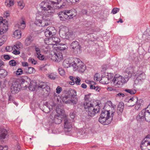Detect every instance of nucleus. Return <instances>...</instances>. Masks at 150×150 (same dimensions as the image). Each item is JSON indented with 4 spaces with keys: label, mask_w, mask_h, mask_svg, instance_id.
Listing matches in <instances>:
<instances>
[{
    "label": "nucleus",
    "mask_w": 150,
    "mask_h": 150,
    "mask_svg": "<svg viewBox=\"0 0 150 150\" xmlns=\"http://www.w3.org/2000/svg\"><path fill=\"white\" fill-rule=\"evenodd\" d=\"M72 65L74 70H77L79 72H83L86 69L83 63L78 59H75Z\"/></svg>",
    "instance_id": "7"
},
{
    "label": "nucleus",
    "mask_w": 150,
    "mask_h": 150,
    "mask_svg": "<svg viewBox=\"0 0 150 150\" xmlns=\"http://www.w3.org/2000/svg\"><path fill=\"white\" fill-rule=\"evenodd\" d=\"M48 77L52 80H54L56 78L57 75L55 74L52 73L48 75Z\"/></svg>",
    "instance_id": "42"
},
{
    "label": "nucleus",
    "mask_w": 150,
    "mask_h": 150,
    "mask_svg": "<svg viewBox=\"0 0 150 150\" xmlns=\"http://www.w3.org/2000/svg\"><path fill=\"white\" fill-rule=\"evenodd\" d=\"M143 101V100L142 99H140L138 100L137 98L136 97H133L131 98L129 100V103H132V104L129 106H133L136 104L135 108L137 110L139 109L142 105V103Z\"/></svg>",
    "instance_id": "10"
},
{
    "label": "nucleus",
    "mask_w": 150,
    "mask_h": 150,
    "mask_svg": "<svg viewBox=\"0 0 150 150\" xmlns=\"http://www.w3.org/2000/svg\"><path fill=\"white\" fill-rule=\"evenodd\" d=\"M109 81V78L105 76L102 77L100 81V82L103 84H107Z\"/></svg>",
    "instance_id": "30"
},
{
    "label": "nucleus",
    "mask_w": 150,
    "mask_h": 150,
    "mask_svg": "<svg viewBox=\"0 0 150 150\" xmlns=\"http://www.w3.org/2000/svg\"><path fill=\"white\" fill-rule=\"evenodd\" d=\"M13 51V53L17 55L19 54L20 53V52L19 50L18 49H14Z\"/></svg>",
    "instance_id": "60"
},
{
    "label": "nucleus",
    "mask_w": 150,
    "mask_h": 150,
    "mask_svg": "<svg viewBox=\"0 0 150 150\" xmlns=\"http://www.w3.org/2000/svg\"><path fill=\"white\" fill-rule=\"evenodd\" d=\"M145 113H139V115L137 117V119L138 120L142 121L144 119L146 121L150 122V113H148L147 116H146Z\"/></svg>",
    "instance_id": "19"
},
{
    "label": "nucleus",
    "mask_w": 150,
    "mask_h": 150,
    "mask_svg": "<svg viewBox=\"0 0 150 150\" xmlns=\"http://www.w3.org/2000/svg\"><path fill=\"white\" fill-rule=\"evenodd\" d=\"M33 81H31L28 86L29 89L31 91H34L36 87L33 84Z\"/></svg>",
    "instance_id": "39"
},
{
    "label": "nucleus",
    "mask_w": 150,
    "mask_h": 150,
    "mask_svg": "<svg viewBox=\"0 0 150 150\" xmlns=\"http://www.w3.org/2000/svg\"><path fill=\"white\" fill-rule=\"evenodd\" d=\"M120 9L118 8H115L112 11V13L113 14H115L119 11Z\"/></svg>",
    "instance_id": "53"
},
{
    "label": "nucleus",
    "mask_w": 150,
    "mask_h": 150,
    "mask_svg": "<svg viewBox=\"0 0 150 150\" xmlns=\"http://www.w3.org/2000/svg\"><path fill=\"white\" fill-rule=\"evenodd\" d=\"M49 40L50 41H52V42H54L52 43L53 44L58 43L60 41V40L59 38L56 37L50 38H49Z\"/></svg>",
    "instance_id": "33"
},
{
    "label": "nucleus",
    "mask_w": 150,
    "mask_h": 150,
    "mask_svg": "<svg viewBox=\"0 0 150 150\" xmlns=\"http://www.w3.org/2000/svg\"><path fill=\"white\" fill-rule=\"evenodd\" d=\"M58 71L59 74L63 76L65 74V71L64 69L62 68H59L58 69Z\"/></svg>",
    "instance_id": "45"
},
{
    "label": "nucleus",
    "mask_w": 150,
    "mask_h": 150,
    "mask_svg": "<svg viewBox=\"0 0 150 150\" xmlns=\"http://www.w3.org/2000/svg\"><path fill=\"white\" fill-rule=\"evenodd\" d=\"M72 35L71 34L68 32V31L66 33V37L67 36V37H68V38H64L65 39H70L71 37L72 36Z\"/></svg>",
    "instance_id": "57"
},
{
    "label": "nucleus",
    "mask_w": 150,
    "mask_h": 150,
    "mask_svg": "<svg viewBox=\"0 0 150 150\" xmlns=\"http://www.w3.org/2000/svg\"><path fill=\"white\" fill-rule=\"evenodd\" d=\"M90 88L91 89H94L97 91H99L100 90L99 87L97 86H95L94 85L91 84L90 85Z\"/></svg>",
    "instance_id": "44"
},
{
    "label": "nucleus",
    "mask_w": 150,
    "mask_h": 150,
    "mask_svg": "<svg viewBox=\"0 0 150 150\" xmlns=\"http://www.w3.org/2000/svg\"><path fill=\"white\" fill-rule=\"evenodd\" d=\"M128 80V79L127 77H124L121 76H115L112 79L111 83L113 86H115V87H117L120 86H122Z\"/></svg>",
    "instance_id": "5"
},
{
    "label": "nucleus",
    "mask_w": 150,
    "mask_h": 150,
    "mask_svg": "<svg viewBox=\"0 0 150 150\" xmlns=\"http://www.w3.org/2000/svg\"><path fill=\"white\" fill-rule=\"evenodd\" d=\"M99 104H97L95 108L93 107V105L91 101H84L83 105L85 111L86 112H91L92 111L93 112H98L100 107Z\"/></svg>",
    "instance_id": "6"
},
{
    "label": "nucleus",
    "mask_w": 150,
    "mask_h": 150,
    "mask_svg": "<svg viewBox=\"0 0 150 150\" xmlns=\"http://www.w3.org/2000/svg\"><path fill=\"white\" fill-rule=\"evenodd\" d=\"M56 30L54 27H48L45 32V34L46 37H52L56 34Z\"/></svg>",
    "instance_id": "17"
},
{
    "label": "nucleus",
    "mask_w": 150,
    "mask_h": 150,
    "mask_svg": "<svg viewBox=\"0 0 150 150\" xmlns=\"http://www.w3.org/2000/svg\"><path fill=\"white\" fill-rule=\"evenodd\" d=\"M51 0H47L46 1H42L40 6L43 14L46 16L50 15L53 12V8L50 5L52 3L50 2Z\"/></svg>",
    "instance_id": "3"
},
{
    "label": "nucleus",
    "mask_w": 150,
    "mask_h": 150,
    "mask_svg": "<svg viewBox=\"0 0 150 150\" xmlns=\"http://www.w3.org/2000/svg\"><path fill=\"white\" fill-rule=\"evenodd\" d=\"M14 37L17 39H18L21 37V34L19 30H15L13 33Z\"/></svg>",
    "instance_id": "31"
},
{
    "label": "nucleus",
    "mask_w": 150,
    "mask_h": 150,
    "mask_svg": "<svg viewBox=\"0 0 150 150\" xmlns=\"http://www.w3.org/2000/svg\"><path fill=\"white\" fill-rule=\"evenodd\" d=\"M58 16L60 20L65 21L73 18L76 15V10H66L61 11L57 13Z\"/></svg>",
    "instance_id": "2"
},
{
    "label": "nucleus",
    "mask_w": 150,
    "mask_h": 150,
    "mask_svg": "<svg viewBox=\"0 0 150 150\" xmlns=\"http://www.w3.org/2000/svg\"><path fill=\"white\" fill-rule=\"evenodd\" d=\"M150 143V135H147L142 141L140 147L142 150H144V147H148L149 144Z\"/></svg>",
    "instance_id": "20"
},
{
    "label": "nucleus",
    "mask_w": 150,
    "mask_h": 150,
    "mask_svg": "<svg viewBox=\"0 0 150 150\" xmlns=\"http://www.w3.org/2000/svg\"><path fill=\"white\" fill-rule=\"evenodd\" d=\"M137 72L139 73L136 76L137 77L134 81L135 84H140L142 83V81L145 78L146 75L142 71H138Z\"/></svg>",
    "instance_id": "14"
},
{
    "label": "nucleus",
    "mask_w": 150,
    "mask_h": 150,
    "mask_svg": "<svg viewBox=\"0 0 150 150\" xmlns=\"http://www.w3.org/2000/svg\"><path fill=\"white\" fill-rule=\"evenodd\" d=\"M104 110V112L102 111V112H115L116 109V105L113 104L111 101H108L105 105L103 108Z\"/></svg>",
    "instance_id": "9"
},
{
    "label": "nucleus",
    "mask_w": 150,
    "mask_h": 150,
    "mask_svg": "<svg viewBox=\"0 0 150 150\" xmlns=\"http://www.w3.org/2000/svg\"><path fill=\"white\" fill-rule=\"evenodd\" d=\"M35 70L32 67H25L23 70V72L26 74H31L34 73Z\"/></svg>",
    "instance_id": "24"
},
{
    "label": "nucleus",
    "mask_w": 150,
    "mask_h": 150,
    "mask_svg": "<svg viewBox=\"0 0 150 150\" xmlns=\"http://www.w3.org/2000/svg\"><path fill=\"white\" fill-rule=\"evenodd\" d=\"M3 24V26L2 28L0 30V35H2L8 30L7 21L5 19L4 20L2 17H0V24Z\"/></svg>",
    "instance_id": "16"
},
{
    "label": "nucleus",
    "mask_w": 150,
    "mask_h": 150,
    "mask_svg": "<svg viewBox=\"0 0 150 150\" xmlns=\"http://www.w3.org/2000/svg\"><path fill=\"white\" fill-rule=\"evenodd\" d=\"M137 69L134 67H130L127 68L125 71V78H127L129 79L132 76H136L139 73L137 72Z\"/></svg>",
    "instance_id": "8"
},
{
    "label": "nucleus",
    "mask_w": 150,
    "mask_h": 150,
    "mask_svg": "<svg viewBox=\"0 0 150 150\" xmlns=\"http://www.w3.org/2000/svg\"><path fill=\"white\" fill-rule=\"evenodd\" d=\"M46 86V85L45 83L44 82H41L39 84L38 87L42 89H44L45 88Z\"/></svg>",
    "instance_id": "52"
},
{
    "label": "nucleus",
    "mask_w": 150,
    "mask_h": 150,
    "mask_svg": "<svg viewBox=\"0 0 150 150\" xmlns=\"http://www.w3.org/2000/svg\"><path fill=\"white\" fill-rule=\"evenodd\" d=\"M69 78L71 81H70L69 84L71 85H74L75 84V81L76 80V78L73 76H70Z\"/></svg>",
    "instance_id": "43"
},
{
    "label": "nucleus",
    "mask_w": 150,
    "mask_h": 150,
    "mask_svg": "<svg viewBox=\"0 0 150 150\" xmlns=\"http://www.w3.org/2000/svg\"><path fill=\"white\" fill-rule=\"evenodd\" d=\"M18 27L19 28L23 29L25 27V23L24 20L22 18L20 20L18 24Z\"/></svg>",
    "instance_id": "29"
},
{
    "label": "nucleus",
    "mask_w": 150,
    "mask_h": 150,
    "mask_svg": "<svg viewBox=\"0 0 150 150\" xmlns=\"http://www.w3.org/2000/svg\"><path fill=\"white\" fill-rule=\"evenodd\" d=\"M9 64L12 66H13L16 65L17 63L14 60H11L9 62Z\"/></svg>",
    "instance_id": "50"
},
{
    "label": "nucleus",
    "mask_w": 150,
    "mask_h": 150,
    "mask_svg": "<svg viewBox=\"0 0 150 150\" xmlns=\"http://www.w3.org/2000/svg\"><path fill=\"white\" fill-rule=\"evenodd\" d=\"M124 108V103L122 102H120L117 108V112H122L123 111Z\"/></svg>",
    "instance_id": "28"
},
{
    "label": "nucleus",
    "mask_w": 150,
    "mask_h": 150,
    "mask_svg": "<svg viewBox=\"0 0 150 150\" xmlns=\"http://www.w3.org/2000/svg\"><path fill=\"white\" fill-rule=\"evenodd\" d=\"M124 91L126 92L129 93L131 94H134L136 93V90L135 89H126L124 90Z\"/></svg>",
    "instance_id": "36"
},
{
    "label": "nucleus",
    "mask_w": 150,
    "mask_h": 150,
    "mask_svg": "<svg viewBox=\"0 0 150 150\" xmlns=\"http://www.w3.org/2000/svg\"><path fill=\"white\" fill-rule=\"evenodd\" d=\"M18 5L21 7V9H22L25 6L24 4L23 3L22 1H18Z\"/></svg>",
    "instance_id": "49"
},
{
    "label": "nucleus",
    "mask_w": 150,
    "mask_h": 150,
    "mask_svg": "<svg viewBox=\"0 0 150 150\" xmlns=\"http://www.w3.org/2000/svg\"><path fill=\"white\" fill-rule=\"evenodd\" d=\"M69 59H65L63 62L62 65L65 68H68L70 67V63L69 62Z\"/></svg>",
    "instance_id": "34"
},
{
    "label": "nucleus",
    "mask_w": 150,
    "mask_h": 150,
    "mask_svg": "<svg viewBox=\"0 0 150 150\" xmlns=\"http://www.w3.org/2000/svg\"><path fill=\"white\" fill-rule=\"evenodd\" d=\"M5 4L6 6L9 7L14 4V2L13 1L11 0H6Z\"/></svg>",
    "instance_id": "37"
},
{
    "label": "nucleus",
    "mask_w": 150,
    "mask_h": 150,
    "mask_svg": "<svg viewBox=\"0 0 150 150\" xmlns=\"http://www.w3.org/2000/svg\"><path fill=\"white\" fill-rule=\"evenodd\" d=\"M7 37L3 36L1 38H0V46H1L6 40Z\"/></svg>",
    "instance_id": "40"
},
{
    "label": "nucleus",
    "mask_w": 150,
    "mask_h": 150,
    "mask_svg": "<svg viewBox=\"0 0 150 150\" xmlns=\"http://www.w3.org/2000/svg\"><path fill=\"white\" fill-rule=\"evenodd\" d=\"M36 57H37L39 59L41 60H43L44 58V57L43 55H42V54L40 53V54H38L37 55H35Z\"/></svg>",
    "instance_id": "51"
},
{
    "label": "nucleus",
    "mask_w": 150,
    "mask_h": 150,
    "mask_svg": "<svg viewBox=\"0 0 150 150\" xmlns=\"http://www.w3.org/2000/svg\"><path fill=\"white\" fill-rule=\"evenodd\" d=\"M66 49V46L64 45H60L57 47V49L60 51H63Z\"/></svg>",
    "instance_id": "41"
},
{
    "label": "nucleus",
    "mask_w": 150,
    "mask_h": 150,
    "mask_svg": "<svg viewBox=\"0 0 150 150\" xmlns=\"http://www.w3.org/2000/svg\"><path fill=\"white\" fill-rule=\"evenodd\" d=\"M81 80L80 78L77 76L76 78V80L75 81V83L77 85H80L81 84Z\"/></svg>",
    "instance_id": "48"
},
{
    "label": "nucleus",
    "mask_w": 150,
    "mask_h": 150,
    "mask_svg": "<svg viewBox=\"0 0 150 150\" xmlns=\"http://www.w3.org/2000/svg\"><path fill=\"white\" fill-rule=\"evenodd\" d=\"M33 40L34 39L33 37L31 36L28 37L25 40V45L26 46L30 45Z\"/></svg>",
    "instance_id": "27"
},
{
    "label": "nucleus",
    "mask_w": 150,
    "mask_h": 150,
    "mask_svg": "<svg viewBox=\"0 0 150 150\" xmlns=\"http://www.w3.org/2000/svg\"><path fill=\"white\" fill-rule=\"evenodd\" d=\"M114 76V74H112L110 73L108 74V78H109V81H111V79L113 78Z\"/></svg>",
    "instance_id": "61"
},
{
    "label": "nucleus",
    "mask_w": 150,
    "mask_h": 150,
    "mask_svg": "<svg viewBox=\"0 0 150 150\" xmlns=\"http://www.w3.org/2000/svg\"><path fill=\"white\" fill-rule=\"evenodd\" d=\"M94 79L96 81H98L99 80V76L98 74H96L94 76Z\"/></svg>",
    "instance_id": "56"
},
{
    "label": "nucleus",
    "mask_w": 150,
    "mask_h": 150,
    "mask_svg": "<svg viewBox=\"0 0 150 150\" xmlns=\"http://www.w3.org/2000/svg\"><path fill=\"white\" fill-rule=\"evenodd\" d=\"M22 66L25 67H28V64L27 62H22Z\"/></svg>",
    "instance_id": "62"
},
{
    "label": "nucleus",
    "mask_w": 150,
    "mask_h": 150,
    "mask_svg": "<svg viewBox=\"0 0 150 150\" xmlns=\"http://www.w3.org/2000/svg\"><path fill=\"white\" fill-rule=\"evenodd\" d=\"M7 72L4 69H0V78H5L7 75Z\"/></svg>",
    "instance_id": "32"
},
{
    "label": "nucleus",
    "mask_w": 150,
    "mask_h": 150,
    "mask_svg": "<svg viewBox=\"0 0 150 150\" xmlns=\"http://www.w3.org/2000/svg\"><path fill=\"white\" fill-rule=\"evenodd\" d=\"M22 47V44L20 42H17L15 45L13 46L14 49H18Z\"/></svg>",
    "instance_id": "38"
},
{
    "label": "nucleus",
    "mask_w": 150,
    "mask_h": 150,
    "mask_svg": "<svg viewBox=\"0 0 150 150\" xmlns=\"http://www.w3.org/2000/svg\"><path fill=\"white\" fill-rule=\"evenodd\" d=\"M75 113H70V116L72 120L74 119L75 117Z\"/></svg>",
    "instance_id": "64"
},
{
    "label": "nucleus",
    "mask_w": 150,
    "mask_h": 150,
    "mask_svg": "<svg viewBox=\"0 0 150 150\" xmlns=\"http://www.w3.org/2000/svg\"><path fill=\"white\" fill-rule=\"evenodd\" d=\"M9 101L10 102H12L13 103L15 104L16 105H17V103L15 102V101L13 100V97L11 96H10L9 97Z\"/></svg>",
    "instance_id": "55"
},
{
    "label": "nucleus",
    "mask_w": 150,
    "mask_h": 150,
    "mask_svg": "<svg viewBox=\"0 0 150 150\" xmlns=\"http://www.w3.org/2000/svg\"><path fill=\"white\" fill-rule=\"evenodd\" d=\"M50 2L52 3L58 8H63L67 4L66 0H51Z\"/></svg>",
    "instance_id": "12"
},
{
    "label": "nucleus",
    "mask_w": 150,
    "mask_h": 150,
    "mask_svg": "<svg viewBox=\"0 0 150 150\" xmlns=\"http://www.w3.org/2000/svg\"><path fill=\"white\" fill-rule=\"evenodd\" d=\"M9 136L8 131L3 128H0V139L1 140L7 139Z\"/></svg>",
    "instance_id": "21"
},
{
    "label": "nucleus",
    "mask_w": 150,
    "mask_h": 150,
    "mask_svg": "<svg viewBox=\"0 0 150 150\" xmlns=\"http://www.w3.org/2000/svg\"><path fill=\"white\" fill-rule=\"evenodd\" d=\"M21 87V85L17 81L13 82L11 86V91L12 93L15 94L18 93Z\"/></svg>",
    "instance_id": "13"
},
{
    "label": "nucleus",
    "mask_w": 150,
    "mask_h": 150,
    "mask_svg": "<svg viewBox=\"0 0 150 150\" xmlns=\"http://www.w3.org/2000/svg\"><path fill=\"white\" fill-rule=\"evenodd\" d=\"M96 113H88V115L87 117L88 119L89 118V117H92L95 115Z\"/></svg>",
    "instance_id": "63"
},
{
    "label": "nucleus",
    "mask_w": 150,
    "mask_h": 150,
    "mask_svg": "<svg viewBox=\"0 0 150 150\" xmlns=\"http://www.w3.org/2000/svg\"><path fill=\"white\" fill-rule=\"evenodd\" d=\"M70 47L72 49L75 53H80L81 50V46L79 42L77 41L73 42L70 45Z\"/></svg>",
    "instance_id": "15"
},
{
    "label": "nucleus",
    "mask_w": 150,
    "mask_h": 150,
    "mask_svg": "<svg viewBox=\"0 0 150 150\" xmlns=\"http://www.w3.org/2000/svg\"><path fill=\"white\" fill-rule=\"evenodd\" d=\"M28 61L33 64H35L37 62V61L32 58H30L28 59Z\"/></svg>",
    "instance_id": "46"
},
{
    "label": "nucleus",
    "mask_w": 150,
    "mask_h": 150,
    "mask_svg": "<svg viewBox=\"0 0 150 150\" xmlns=\"http://www.w3.org/2000/svg\"><path fill=\"white\" fill-rule=\"evenodd\" d=\"M50 23V22L48 19H45L44 16L43 17V19L41 20L39 18L38 16L36 17V21L35 22V24L36 25L41 27H45L49 25Z\"/></svg>",
    "instance_id": "11"
},
{
    "label": "nucleus",
    "mask_w": 150,
    "mask_h": 150,
    "mask_svg": "<svg viewBox=\"0 0 150 150\" xmlns=\"http://www.w3.org/2000/svg\"><path fill=\"white\" fill-rule=\"evenodd\" d=\"M101 113L100 115L98 121L99 122L104 125L109 124L112 119L113 113Z\"/></svg>",
    "instance_id": "4"
},
{
    "label": "nucleus",
    "mask_w": 150,
    "mask_h": 150,
    "mask_svg": "<svg viewBox=\"0 0 150 150\" xmlns=\"http://www.w3.org/2000/svg\"><path fill=\"white\" fill-rule=\"evenodd\" d=\"M68 30V29L67 28H61L59 31V35L63 38H68V37H66V33Z\"/></svg>",
    "instance_id": "23"
},
{
    "label": "nucleus",
    "mask_w": 150,
    "mask_h": 150,
    "mask_svg": "<svg viewBox=\"0 0 150 150\" xmlns=\"http://www.w3.org/2000/svg\"><path fill=\"white\" fill-rule=\"evenodd\" d=\"M90 95L91 94H89L85 96L84 97L85 101H90Z\"/></svg>",
    "instance_id": "54"
},
{
    "label": "nucleus",
    "mask_w": 150,
    "mask_h": 150,
    "mask_svg": "<svg viewBox=\"0 0 150 150\" xmlns=\"http://www.w3.org/2000/svg\"><path fill=\"white\" fill-rule=\"evenodd\" d=\"M56 93L58 94L60 93L62 91V88L61 87L58 86L56 89Z\"/></svg>",
    "instance_id": "59"
},
{
    "label": "nucleus",
    "mask_w": 150,
    "mask_h": 150,
    "mask_svg": "<svg viewBox=\"0 0 150 150\" xmlns=\"http://www.w3.org/2000/svg\"><path fill=\"white\" fill-rule=\"evenodd\" d=\"M23 74H25L23 72V71L20 68L16 71V74L17 75H20Z\"/></svg>",
    "instance_id": "47"
},
{
    "label": "nucleus",
    "mask_w": 150,
    "mask_h": 150,
    "mask_svg": "<svg viewBox=\"0 0 150 150\" xmlns=\"http://www.w3.org/2000/svg\"><path fill=\"white\" fill-rule=\"evenodd\" d=\"M13 49V47H12V46H7L6 48V51L8 52H10Z\"/></svg>",
    "instance_id": "58"
},
{
    "label": "nucleus",
    "mask_w": 150,
    "mask_h": 150,
    "mask_svg": "<svg viewBox=\"0 0 150 150\" xmlns=\"http://www.w3.org/2000/svg\"><path fill=\"white\" fill-rule=\"evenodd\" d=\"M62 100L63 103H69L73 102L72 99L68 95L64 96L62 98Z\"/></svg>",
    "instance_id": "25"
},
{
    "label": "nucleus",
    "mask_w": 150,
    "mask_h": 150,
    "mask_svg": "<svg viewBox=\"0 0 150 150\" xmlns=\"http://www.w3.org/2000/svg\"><path fill=\"white\" fill-rule=\"evenodd\" d=\"M25 79H21V87L26 88L28 87L29 84L28 81L30 82V79L27 76H25Z\"/></svg>",
    "instance_id": "22"
},
{
    "label": "nucleus",
    "mask_w": 150,
    "mask_h": 150,
    "mask_svg": "<svg viewBox=\"0 0 150 150\" xmlns=\"http://www.w3.org/2000/svg\"><path fill=\"white\" fill-rule=\"evenodd\" d=\"M33 47L34 48L36 53V55L40 54L41 52L40 49L41 47L39 45L36 44L35 45L33 46Z\"/></svg>",
    "instance_id": "35"
},
{
    "label": "nucleus",
    "mask_w": 150,
    "mask_h": 150,
    "mask_svg": "<svg viewBox=\"0 0 150 150\" xmlns=\"http://www.w3.org/2000/svg\"><path fill=\"white\" fill-rule=\"evenodd\" d=\"M54 115V120L57 124H60L62 120L64 121V130L65 132H69L72 129V124L70 120L69 119L68 116L65 113H57Z\"/></svg>",
    "instance_id": "1"
},
{
    "label": "nucleus",
    "mask_w": 150,
    "mask_h": 150,
    "mask_svg": "<svg viewBox=\"0 0 150 150\" xmlns=\"http://www.w3.org/2000/svg\"><path fill=\"white\" fill-rule=\"evenodd\" d=\"M51 59L56 62H59L63 59V56L61 52L59 51L54 52V53L51 57Z\"/></svg>",
    "instance_id": "18"
},
{
    "label": "nucleus",
    "mask_w": 150,
    "mask_h": 150,
    "mask_svg": "<svg viewBox=\"0 0 150 150\" xmlns=\"http://www.w3.org/2000/svg\"><path fill=\"white\" fill-rule=\"evenodd\" d=\"M67 95L71 98V99L72 98H74L76 96V92L75 90L69 89L67 91Z\"/></svg>",
    "instance_id": "26"
}]
</instances>
